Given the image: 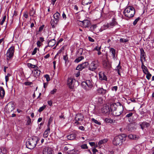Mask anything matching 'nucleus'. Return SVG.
I'll return each instance as SVG.
<instances>
[{
	"label": "nucleus",
	"mask_w": 154,
	"mask_h": 154,
	"mask_svg": "<svg viewBox=\"0 0 154 154\" xmlns=\"http://www.w3.org/2000/svg\"><path fill=\"white\" fill-rule=\"evenodd\" d=\"M126 137V135L124 134L116 136L114 137L112 141L113 145L115 146L121 145L123 142L125 140Z\"/></svg>",
	"instance_id": "f257e3e1"
},
{
	"label": "nucleus",
	"mask_w": 154,
	"mask_h": 154,
	"mask_svg": "<svg viewBox=\"0 0 154 154\" xmlns=\"http://www.w3.org/2000/svg\"><path fill=\"white\" fill-rule=\"evenodd\" d=\"M123 13L125 16L128 18L132 17L135 13V9L132 6H128L125 9Z\"/></svg>",
	"instance_id": "f03ea898"
},
{
	"label": "nucleus",
	"mask_w": 154,
	"mask_h": 154,
	"mask_svg": "<svg viewBox=\"0 0 154 154\" xmlns=\"http://www.w3.org/2000/svg\"><path fill=\"white\" fill-rule=\"evenodd\" d=\"M14 50L15 47L14 46H11L7 50L5 55L6 57V60L8 61L10 60L13 58L14 55Z\"/></svg>",
	"instance_id": "7ed1b4c3"
},
{
	"label": "nucleus",
	"mask_w": 154,
	"mask_h": 154,
	"mask_svg": "<svg viewBox=\"0 0 154 154\" xmlns=\"http://www.w3.org/2000/svg\"><path fill=\"white\" fill-rule=\"evenodd\" d=\"M99 62L98 60H93L89 65L88 69L91 71H94L99 67Z\"/></svg>",
	"instance_id": "20e7f679"
},
{
	"label": "nucleus",
	"mask_w": 154,
	"mask_h": 154,
	"mask_svg": "<svg viewBox=\"0 0 154 154\" xmlns=\"http://www.w3.org/2000/svg\"><path fill=\"white\" fill-rule=\"evenodd\" d=\"M15 106L13 102H11L8 103L5 106V110L7 113H10L14 110Z\"/></svg>",
	"instance_id": "39448f33"
},
{
	"label": "nucleus",
	"mask_w": 154,
	"mask_h": 154,
	"mask_svg": "<svg viewBox=\"0 0 154 154\" xmlns=\"http://www.w3.org/2000/svg\"><path fill=\"white\" fill-rule=\"evenodd\" d=\"M139 125L140 127L141 128L143 131H146V129L148 130L150 127V123L146 121L140 122L139 123Z\"/></svg>",
	"instance_id": "423d86ee"
},
{
	"label": "nucleus",
	"mask_w": 154,
	"mask_h": 154,
	"mask_svg": "<svg viewBox=\"0 0 154 154\" xmlns=\"http://www.w3.org/2000/svg\"><path fill=\"white\" fill-rule=\"evenodd\" d=\"M29 149H32L34 148L37 143L38 140L35 137H33L31 139H29Z\"/></svg>",
	"instance_id": "0eeeda50"
},
{
	"label": "nucleus",
	"mask_w": 154,
	"mask_h": 154,
	"mask_svg": "<svg viewBox=\"0 0 154 154\" xmlns=\"http://www.w3.org/2000/svg\"><path fill=\"white\" fill-rule=\"evenodd\" d=\"M78 82L74 79L69 78L67 80V85L69 88L72 89L74 87L75 83H77Z\"/></svg>",
	"instance_id": "6e6552de"
},
{
	"label": "nucleus",
	"mask_w": 154,
	"mask_h": 154,
	"mask_svg": "<svg viewBox=\"0 0 154 154\" xmlns=\"http://www.w3.org/2000/svg\"><path fill=\"white\" fill-rule=\"evenodd\" d=\"M54 151L50 147L44 146L43 147V154H53Z\"/></svg>",
	"instance_id": "1a4fd4ad"
},
{
	"label": "nucleus",
	"mask_w": 154,
	"mask_h": 154,
	"mask_svg": "<svg viewBox=\"0 0 154 154\" xmlns=\"http://www.w3.org/2000/svg\"><path fill=\"white\" fill-rule=\"evenodd\" d=\"M89 63L88 62H85L78 65L76 68V69L79 71H81L83 69L87 67Z\"/></svg>",
	"instance_id": "9d476101"
},
{
	"label": "nucleus",
	"mask_w": 154,
	"mask_h": 154,
	"mask_svg": "<svg viewBox=\"0 0 154 154\" xmlns=\"http://www.w3.org/2000/svg\"><path fill=\"white\" fill-rule=\"evenodd\" d=\"M102 112L106 116H107L111 112L109 106H104L102 108Z\"/></svg>",
	"instance_id": "9b49d317"
},
{
	"label": "nucleus",
	"mask_w": 154,
	"mask_h": 154,
	"mask_svg": "<svg viewBox=\"0 0 154 154\" xmlns=\"http://www.w3.org/2000/svg\"><path fill=\"white\" fill-rule=\"evenodd\" d=\"M81 23V24L82 25V26L84 27H88L91 26V23L90 21L87 20L82 21Z\"/></svg>",
	"instance_id": "f8f14e48"
},
{
	"label": "nucleus",
	"mask_w": 154,
	"mask_h": 154,
	"mask_svg": "<svg viewBox=\"0 0 154 154\" xmlns=\"http://www.w3.org/2000/svg\"><path fill=\"white\" fill-rule=\"evenodd\" d=\"M99 79L101 80L107 81V78L105 75V72H100L99 73Z\"/></svg>",
	"instance_id": "ddd939ff"
},
{
	"label": "nucleus",
	"mask_w": 154,
	"mask_h": 154,
	"mask_svg": "<svg viewBox=\"0 0 154 154\" xmlns=\"http://www.w3.org/2000/svg\"><path fill=\"white\" fill-rule=\"evenodd\" d=\"M116 50L114 48H109V53L111 54L112 57L114 60H116Z\"/></svg>",
	"instance_id": "4468645a"
},
{
	"label": "nucleus",
	"mask_w": 154,
	"mask_h": 154,
	"mask_svg": "<svg viewBox=\"0 0 154 154\" xmlns=\"http://www.w3.org/2000/svg\"><path fill=\"white\" fill-rule=\"evenodd\" d=\"M84 116L81 113L77 114L75 117V120L76 121H81L83 120Z\"/></svg>",
	"instance_id": "2eb2a0df"
},
{
	"label": "nucleus",
	"mask_w": 154,
	"mask_h": 154,
	"mask_svg": "<svg viewBox=\"0 0 154 154\" xmlns=\"http://www.w3.org/2000/svg\"><path fill=\"white\" fill-rule=\"evenodd\" d=\"M97 91L99 94L103 95H105L108 92L107 90L104 89L102 88H98L97 90Z\"/></svg>",
	"instance_id": "dca6fc26"
},
{
	"label": "nucleus",
	"mask_w": 154,
	"mask_h": 154,
	"mask_svg": "<svg viewBox=\"0 0 154 154\" xmlns=\"http://www.w3.org/2000/svg\"><path fill=\"white\" fill-rule=\"evenodd\" d=\"M123 106L122 105H120L118 107V110H117V112L116 113V116H119L120 115L123 111Z\"/></svg>",
	"instance_id": "f3484780"
},
{
	"label": "nucleus",
	"mask_w": 154,
	"mask_h": 154,
	"mask_svg": "<svg viewBox=\"0 0 154 154\" xmlns=\"http://www.w3.org/2000/svg\"><path fill=\"white\" fill-rule=\"evenodd\" d=\"M109 28H112L114 26L117 24V22L114 18H113L112 21L109 23H107Z\"/></svg>",
	"instance_id": "a211bd4d"
},
{
	"label": "nucleus",
	"mask_w": 154,
	"mask_h": 154,
	"mask_svg": "<svg viewBox=\"0 0 154 154\" xmlns=\"http://www.w3.org/2000/svg\"><path fill=\"white\" fill-rule=\"evenodd\" d=\"M140 58H141V61L142 62V59H143L145 60L146 55L145 52L143 48H141L140 50Z\"/></svg>",
	"instance_id": "6ab92c4d"
},
{
	"label": "nucleus",
	"mask_w": 154,
	"mask_h": 154,
	"mask_svg": "<svg viewBox=\"0 0 154 154\" xmlns=\"http://www.w3.org/2000/svg\"><path fill=\"white\" fill-rule=\"evenodd\" d=\"M83 83L86 84L90 89H91L93 86V84L92 82L89 80H87L85 82H83Z\"/></svg>",
	"instance_id": "aec40b11"
},
{
	"label": "nucleus",
	"mask_w": 154,
	"mask_h": 154,
	"mask_svg": "<svg viewBox=\"0 0 154 154\" xmlns=\"http://www.w3.org/2000/svg\"><path fill=\"white\" fill-rule=\"evenodd\" d=\"M108 141V139L107 138H105L103 140H101L99 141L98 144H97V146H100L101 145L104 144L107 142Z\"/></svg>",
	"instance_id": "412c9836"
},
{
	"label": "nucleus",
	"mask_w": 154,
	"mask_h": 154,
	"mask_svg": "<svg viewBox=\"0 0 154 154\" xmlns=\"http://www.w3.org/2000/svg\"><path fill=\"white\" fill-rule=\"evenodd\" d=\"M117 106L116 103H112L110 104V105L109 106L110 109V111H114L116 110L117 108Z\"/></svg>",
	"instance_id": "4be33fe9"
},
{
	"label": "nucleus",
	"mask_w": 154,
	"mask_h": 154,
	"mask_svg": "<svg viewBox=\"0 0 154 154\" xmlns=\"http://www.w3.org/2000/svg\"><path fill=\"white\" fill-rule=\"evenodd\" d=\"M5 95V91L2 87H0V99H3Z\"/></svg>",
	"instance_id": "5701e85b"
},
{
	"label": "nucleus",
	"mask_w": 154,
	"mask_h": 154,
	"mask_svg": "<svg viewBox=\"0 0 154 154\" xmlns=\"http://www.w3.org/2000/svg\"><path fill=\"white\" fill-rule=\"evenodd\" d=\"M55 44V41L54 39H51L49 41L48 43V45L49 47H52Z\"/></svg>",
	"instance_id": "b1692460"
},
{
	"label": "nucleus",
	"mask_w": 154,
	"mask_h": 154,
	"mask_svg": "<svg viewBox=\"0 0 154 154\" xmlns=\"http://www.w3.org/2000/svg\"><path fill=\"white\" fill-rule=\"evenodd\" d=\"M53 16L55 20L58 21L60 18V14L58 12H57L54 14Z\"/></svg>",
	"instance_id": "393cba45"
},
{
	"label": "nucleus",
	"mask_w": 154,
	"mask_h": 154,
	"mask_svg": "<svg viewBox=\"0 0 154 154\" xmlns=\"http://www.w3.org/2000/svg\"><path fill=\"white\" fill-rule=\"evenodd\" d=\"M76 137V134H72L67 136L68 139L69 140H73Z\"/></svg>",
	"instance_id": "a878e982"
},
{
	"label": "nucleus",
	"mask_w": 154,
	"mask_h": 154,
	"mask_svg": "<svg viewBox=\"0 0 154 154\" xmlns=\"http://www.w3.org/2000/svg\"><path fill=\"white\" fill-rule=\"evenodd\" d=\"M104 122L107 123L112 124L114 122V121L111 118H106L104 119Z\"/></svg>",
	"instance_id": "bb28decb"
},
{
	"label": "nucleus",
	"mask_w": 154,
	"mask_h": 154,
	"mask_svg": "<svg viewBox=\"0 0 154 154\" xmlns=\"http://www.w3.org/2000/svg\"><path fill=\"white\" fill-rule=\"evenodd\" d=\"M120 62L119 61L118 65L116 66L115 69V70L117 72L118 74L120 75V70L122 69L121 66H120Z\"/></svg>",
	"instance_id": "cd10ccee"
},
{
	"label": "nucleus",
	"mask_w": 154,
	"mask_h": 154,
	"mask_svg": "<svg viewBox=\"0 0 154 154\" xmlns=\"http://www.w3.org/2000/svg\"><path fill=\"white\" fill-rule=\"evenodd\" d=\"M50 132V128L48 127L44 133L43 136L44 138H46L48 136V134Z\"/></svg>",
	"instance_id": "c85d7f7f"
},
{
	"label": "nucleus",
	"mask_w": 154,
	"mask_h": 154,
	"mask_svg": "<svg viewBox=\"0 0 154 154\" xmlns=\"http://www.w3.org/2000/svg\"><path fill=\"white\" fill-rule=\"evenodd\" d=\"M92 2V0H82V4L83 5H86L90 4Z\"/></svg>",
	"instance_id": "c756f323"
},
{
	"label": "nucleus",
	"mask_w": 154,
	"mask_h": 154,
	"mask_svg": "<svg viewBox=\"0 0 154 154\" xmlns=\"http://www.w3.org/2000/svg\"><path fill=\"white\" fill-rule=\"evenodd\" d=\"M141 67L143 72L145 74H147L149 72L147 70L146 67L144 66L143 63H142Z\"/></svg>",
	"instance_id": "7c9ffc66"
},
{
	"label": "nucleus",
	"mask_w": 154,
	"mask_h": 154,
	"mask_svg": "<svg viewBox=\"0 0 154 154\" xmlns=\"http://www.w3.org/2000/svg\"><path fill=\"white\" fill-rule=\"evenodd\" d=\"M30 27L32 28V31H35L36 30V23L35 22L32 23L30 25Z\"/></svg>",
	"instance_id": "2f4dec72"
},
{
	"label": "nucleus",
	"mask_w": 154,
	"mask_h": 154,
	"mask_svg": "<svg viewBox=\"0 0 154 154\" xmlns=\"http://www.w3.org/2000/svg\"><path fill=\"white\" fill-rule=\"evenodd\" d=\"M108 28H109L108 26L107 23L103 25V26L101 27L100 30V31L102 32L103 30L106 29Z\"/></svg>",
	"instance_id": "473e14b6"
},
{
	"label": "nucleus",
	"mask_w": 154,
	"mask_h": 154,
	"mask_svg": "<svg viewBox=\"0 0 154 154\" xmlns=\"http://www.w3.org/2000/svg\"><path fill=\"white\" fill-rule=\"evenodd\" d=\"M84 57L83 56H81L77 58L75 60V63H78L81 60L83 59Z\"/></svg>",
	"instance_id": "72a5a7b5"
},
{
	"label": "nucleus",
	"mask_w": 154,
	"mask_h": 154,
	"mask_svg": "<svg viewBox=\"0 0 154 154\" xmlns=\"http://www.w3.org/2000/svg\"><path fill=\"white\" fill-rule=\"evenodd\" d=\"M82 87L86 90L88 91L90 89L89 88L88 86L86 84H84L83 83V82H82Z\"/></svg>",
	"instance_id": "f704fd0d"
},
{
	"label": "nucleus",
	"mask_w": 154,
	"mask_h": 154,
	"mask_svg": "<svg viewBox=\"0 0 154 154\" xmlns=\"http://www.w3.org/2000/svg\"><path fill=\"white\" fill-rule=\"evenodd\" d=\"M128 137L131 139H134V140H136L137 139V137L134 134H130L128 136Z\"/></svg>",
	"instance_id": "c9c22d12"
},
{
	"label": "nucleus",
	"mask_w": 154,
	"mask_h": 154,
	"mask_svg": "<svg viewBox=\"0 0 154 154\" xmlns=\"http://www.w3.org/2000/svg\"><path fill=\"white\" fill-rule=\"evenodd\" d=\"M58 22L57 21H56L55 20H51V24L52 26V27H54L55 26V25H56L57 22Z\"/></svg>",
	"instance_id": "e433bc0d"
},
{
	"label": "nucleus",
	"mask_w": 154,
	"mask_h": 154,
	"mask_svg": "<svg viewBox=\"0 0 154 154\" xmlns=\"http://www.w3.org/2000/svg\"><path fill=\"white\" fill-rule=\"evenodd\" d=\"M91 120L96 124L98 125H100L101 124V123L100 122H99L98 121L93 118H92Z\"/></svg>",
	"instance_id": "4c0bfd02"
},
{
	"label": "nucleus",
	"mask_w": 154,
	"mask_h": 154,
	"mask_svg": "<svg viewBox=\"0 0 154 154\" xmlns=\"http://www.w3.org/2000/svg\"><path fill=\"white\" fill-rule=\"evenodd\" d=\"M128 41V39H124L123 38H121L120 39V42L122 43L126 42Z\"/></svg>",
	"instance_id": "58836bf2"
},
{
	"label": "nucleus",
	"mask_w": 154,
	"mask_h": 154,
	"mask_svg": "<svg viewBox=\"0 0 154 154\" xmlns=\"http://www.w3.org/2000/svg\"><path fill=\"white\" fill-rule=\"evenodd\" d=\"M140 19V18L139 17L137 18H136L134 21L133 23V24L134 26H135L136 24L137 23V22L139 21Z\"/></svg>",
	"instance_id": "ea45409f"
},
{
	"label": "nucleus",
	"mask_w": 154,
	"mask_h": 154,
	"mask_svg": "<svg viewBox=\"0 0 154 154\" xmlns=\"http://www.w3.org/2000/svg\"><path fill=\"white\" fill-rule=\"evenodd\" d=\"M11 76V75L9 73H8L7 75L5 76V80L6 82H7L9 80V78Z\"/></svg>",
	"instance_id": "a19ab883"
},
{
	"label": "nucleus",
	"mask_w": 154,
	"mask_h": 154,
	"mask_svg": "<svg viewBox=\"0 0 154 154\" xmlns=\"http://www.w3.org/2000/svg\"><path fill=\"white\" fill-rule=\"evenodd\" d=\"M6 19V16L5 15L3 17L1 21V22L0 23V24L1 25H2L4 22L5 21Z\"/></svg>",
	"instance_id": "79ce46f5"
},
{
	"label": "nucleus",
	"mask_w": 154,
	"mask_h": 154,
	"mask_svg": "<svg viewBox=\"0 0 154 154\" xmlns=\"http://www.w3.org/2000/svg\"><path fill=\"white\" fill-rule=\"evenodd\" d=\"M147 74H145L146 75V78L148 79L149 80L152 76V75L151 74H150L149 72H148Z\"/></svg>",
	"instance_id": "37998d69"
},
{
	"label": "nucleus",
	"mask_w": 154,
	"mask_h": 154,
	"mask_svg": "<svg viewBox=\"0 0 154 154\" xmlns=\"http://www.w3.org/2000/svg\"><path fill=\"white\" fill-rule=\"evenodd\" d=\"M81 148L82 149H87L88 148V147L86 144H83L81 146Z\"/></svg>",
	"instance_id": "c03bdc74"
},
{
	"label": "nucleus",
	"mask_w": 154,
	"mask_h": 154,
	"mask_svg": "<svg viewBox=\"0 0 154 154\" xmlns=\"http://www.w3.org/2000/svg\"><path fill=\"white\" fill-rule=\"evenodd\" d=\"M45 107L46 106L44 105L40 107L38 110L39 112H42L45 108Z\"/></svg>",
	"instance_id": "a18cd8bd"
},
{
	"label": "nucleus",
	"mask_w": 154,
	"mask_h": 154,
	"mask_svg": "<svg viewBox=\"0 0 154 154\" xmlns=\"http://www.w3.org/2000/svg\"><path fill=\"white\" fill-rule=\"evenodd\" d=\"M63 60L65 61V62L66 63L68 61V57L67 55H64L63 57Z\"/></svg>",
	"instance_id": "49530a36"
},
{
	"label": "nucleus",
	"mask_w": 154,
	"mask_h": 154,
	"mask_svg": "<svg viewBox=\"0 0 154 154\" xmlns=\"http://www.w3.org/2000/svg\"><path fill=\"white\" fill-rule=\"evenodd\" d=\"M68 153L69 154H73L75 153L76 152L74 149H72L68 151Z\"/></svg>",
	"instance_id": "de8ad7c7"
},
{
	"label": "nucleus",
	"mask_w": 154,
	"mask_h": 154,
	"mask_svg": "<svg viewBox=\"0 0 154 154\" xmlns=\"http://www.w3.org/2000/svg\"><path fill=\"white\" fill-rule=\"evenodd\" d=\"M68 153L69 154H73L75 153L76 152L74 149H72L68 151Z\"/></svg>",
	"instance_id": "09e8293b"
},
{
	"label": "nucleus",
	"mask_w": 154,
	"mask_h": 154,
	"mask_svg": "<svg viewBox=\"0 0 154 154\" xmlns=\"http://www.w3.org/2000/svg\"><path fill=\"white\" fill-rule=\"evenodd\" d=\"M101 48V46L98 47V46H97L93 50H96L97 51H100Z\"/></svg>",
	"instance_id": "8fccbe9b"
},
{
	"label": "nucleus",
	"mask_w": 154,
	"mask_h": 154,
	"mask_svg": "<svg viewBox=\"0 0 154 154\" xmlns=\"http://www.w3.org/2000/svg\"><path fill=\"white\" fill-rule=\"evenodd\" d=\"M56 91L57 89L54 88L50 91V94H53L56 92Z\"/></svg>",
	"instance_id": "3c124183"
},
{
	"label": "nucleus",
	"mask_w": 154,
	"mask_h": 154,
	"mask_svg": "<svg viewBox=\"0 0 154 154\" xmlns=\"http://www.w3.org/2000/svg\"><path fill=\"white\" fill-rule=\"evenodd\" d=\"M133 114L132 112H130L126 115L125 117L128 118H129L132 116Z\"/></svg>",
	"instance_id": "603ef678"
},
{
	"label": "nucleus",
	"mask_w": 154,
	"mask_h": 154,
	"mask_svg": "<svg viewBox=\"0 0 154 154\" xmlns=\"http://www.w3.org/2000/svg\"><path fill=\"white\" fill-rule=\"evenodd\" d=\"M37 48H35L32 53V55H35L37 52Z\"/></svg>",
	"instance_id": "864d4df0"
},
{
	"label": "nucleus",
	"mask_w": 154,
	"mask_h": 154,
	"mask_svg": "<svg viewBox=\"0 0 154 154\" xmlns=\"http://www.w3.org/2000/svg\"><path fill=\"white\" fill-rule=\"evenodd\" d=\"M45 77L46 78L47 81L48 82L50 80V78L48 75H45Z\"/></svg>",
	"instance_id": "5fc2aeb1"
},
{
	"label": "nucleus",
	"mask_w": 154,
	"mask_h": 154,
	"mask_svg": "<svg viewBox=\"0 0 154 154\" xmlns=\"http://www.w3.org/2000/svg\"><path fill=\"white\" fill-rule=\"evenodd\" d=\"M36 65H32V64L29 63V68L31 67L35 69V68H36Z\"/></svg>",
	"instance_id": "6e6d98bb"
},
{
	"label": "nucleus",
	"mask_w": 154,
	"mask_h": 154,
	"mask_svg": "<svg viewBox=\"0 0 154 154\" xmlns=\"http://www.w3.org/2000/svg\"><path fill=\"white\" fill-rule=\"evenodd\" d=\"M118 87L117 86H114L112 88V91H116L117 90Z\"/></svg>",
	"instance_id": "4d7b16f0"
},
{
	"label": "nucleus",
	"mask_w": 154,
	"mask_h": 154,
	"mask_svg": "<svg viewBox=\"0 0 154 154\" xmlns=\"http://www.w3.org/2000/svg\"><path fill=\"white\" fill-rule=\"evenodd\" d=\"M28 12H25L23 14V17L26 18H27L28 17Z\"/></svg>",
	"instance_id": "13d9d810"
},
{
	"label": "nucleus",
	"mask_w": 154,
	"mask_h": 154,
	"mask_svg": "<svg viewBox=\"0 0 154 154\" xmlns=\"http://www.w3.org/2000/svg\"><path fill=\"white\" fill-rule=\"evenodd\" d=\"M79 129L82 131H85V128L83 126H80L79 127Z\"/></svg>",
	"instance_id": "bf43d9fd"
},
{
	"label": "nucleus",
	"mask_w": 154,
	"mask_h": 154,
	"mask_svg": "<svg viewBox=\"0 0 154 154\" xmlns=\"http://www.w3.org/2000/svg\"><path fill=\"white\" fill-rule=\"evenodd\" d=\"M62 16L64 20H65L66 19V15L65 14V13H64V12H63V14H62Z\"/></svg>",
	"instance_id": "052dcab7"
},
{
	"label": "nucleus",
	"mask_w": 154,
	"mask_h": 154,
	"mask_svg": "<svg viewBox=\"0 0 154 154\" xmlns=\"http://www.w3.org/2000/svg\"><path fill=\"white\" fill-rule=\"evenodd\" d=\"M48 103L50 106H52V101L51 100H50L48 101Z\"/></svg>",
	"instance_id": "680f3d73"
},
{
	"label": "nucleus",
	"mask_w": 154,
	"mask_h": 154,
	"mask_svg": "<svg viewBox=\"0 0 154 154\" xmlns=\"http://www.w3.org/2000/svg\"><path fill=\"white\" fill-rule=\"evenodd\" d=\"M88 38L89 41L91 42H93L94 41V39L92 38L90 36L88 37Z\"/></svg>",
	"instance_id": "e2e57ef3"
},
{
	"label": "nucleus",
	"mask_w": 154,
	"mask_h": 154,
	"mask_svg": "<svg viewBox=\"0 0 154 154\" xmlns=\"http://www.w3.org/2000/svg\"><path fill=\"white\" fill-rule=\"evenodd\" d=\"M37 44L38 47H40L41 45V42L40 41H38L37 42Z\"/></svg>",
	"instance_id": "0e129e2a"
},
{
	"label": "nucleus",
	"mask_w": 154,
	"mask_h": 154,
	"mask_svg": "<svg viewBox=\"0 0 154 154\" xmlns=\"http://www.w3.org/2000/svg\"><path fill=\"white\" fill-rule=\"evenodd\" d=\"M44 27V25H42V26H41L39 29V31H41L43 29Z\"/></svg>",
	"instance_id": "69168bd1"
},
{
	"label": "nucleus",
	"mask_w": 154,
	"mask_h": 154,
	"mask_svg": "<svg viewBox=\"0 0 154 154\" xmlns=\"http://www.w3.org/2000/svg\"><path fill=\"white\" fill-rule=\"evenodd\" d=\"M89 144L91 146H93L95 145V144L94 142H91L89 143Z\"/></svg>",
	"instance_id": "338daca9"
},
{
	"label": "nucleus",
	"mask_w": 154,
	"mask_h": 154,
	"mask_svg": "<svg viewBox=\"0 0 154 154\" xmlns=\"http://www.w3.org/2000/svg\"><path fill=\"white\" fill-rule=\"evenodd\" d=\"M80 72L79 71H78L75 74V76L77 77H79L80 75Z\"/></svg>",
	"instance_id": "774afa93"
}]
</instances>
